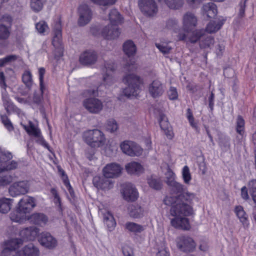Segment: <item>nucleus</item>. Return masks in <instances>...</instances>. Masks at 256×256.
Wrapping results in <instances>:
<instances>
[{
	"label": "nucleus",
	"mask_w": 256,
	"mask_h": 256,
	"mask_svg": "<svg viewBox=\"0 0 256 256\" xmlns=\"http://www.w3.org/2000/svg\"><path fill=\"white\" fill-rule=\"evenodd\" d=\"M195 197V194L190 192H183L178 195V202L172 206L170 210V214L176 216L171 220V224L173 226L184 230L190 229L188 218L178 216H189L192 214L193 210L190 204Z\"/></svg>",
	"instance_id": "obj_1"
},
{
	"label": "nucleus",
	"mask_w": 256,
	"mask_h": 256,
	"mask_svg": "<svg viewBox=\"0 0 256 256\" xmlns=\"http://www.w3.org/2000/svg\"><path fill=\"white\" fill-rule=\"evenodd\" d=\"M122 168L116 163L108 164L103 168V174L104 178L95 177L93 180L94 186L102 190L110 189L112 187V182L106 178H116L121 174Z\"/></svg>",
	"instance_id": "obj_2"
},
{
	"label": "nucleus",
	"mask_w": 256,
	"mask_h": 256,
	"mask_svg": "<svg viewBox=\"0 0 256 256\" xmlns=\"http://www.w3.org/2000/svg\"><path fill=\"white\" fill-rule=\"evenodd\" d=\"M123 82L128 85L123 90L126 96L130 97L137 95L142 83V80L139 76L134 74H128L124 78Z\"/></svg>",
	"instance_id": "obj_3"
},
{
	"label": "nucleus",
	"mask_w": 256,
	"mask_h": 256,
	"mask_svg": "<svg viewBox=\"0 0 256 256\" xmlns=\"http://www.w3.org/2000/svg\"><path fill=\"white\" fill-rule=\"evenodd\" d=\"M85 142L92 147L103 146L106 138L103 132L98 129L88 130L84 134Z\"/></svg>",
	"instance_id": "obj_4"
},
{
	"label": "nucleus",
	"mask_w": 256,
	"mask_h": 256,
	"mask_svg": "<svg viewBox=\"0 0 256 256\" xmlns=\"http://www.w3.org/2000/svg\"><path fill=\"white\" fill-rule=\"evenodd\" d=\"M12 158V152L0 148V172L14 170L18 168V162L14 160L10 161Z\"/></svg>",
	"instance_id": "obj_5"
},
{
	"label": "nucleus",
	"mask_w": 256,
	"mask_h": 256,
	"mask_svg": "<svg viewBox=\"0 0 256 256\" xmlns=\"http://www.w3.org/2000/svg\"><path fill=\"white\" fill-rule=\"evenodd\" d=\"M13 18L10 14H5L0 18V40H8L12 33Z\"/></svg>",
	"instance_id": "obj_6"
},
{
	"label": "nucleus",
	"mask_w": 256,
	"mask_h": 256,
	"mask_svg": "<svg viewBox=\"0 0 256 256\" xmlns=\"http://www.w3.org/2000/svg\"><path fill=\"white\" fill-rule=\"evenodd\" d=\"M30 184L26 180H20L14 182L8 188L10 194L16 197L27 194L30 190Z\"/></svg>",
	"instance_id": "obj_7"
},
{
	"label": "nucleus",
	"mask_w": 256,
	"mask_h": 256,
	"mask_svg": "<svg viewBox=\"0 0 256 256\" xmlns=\"http://www.w3.org/2000/svg\"><path fill=\"white\" fill-rule=\"evenodd\" d=\"M122 152L130 156H138L143 152L142 148L136 142L130 140H124L120 144Z\"/></svg>",
	"instance_id": "obj_8"
},
{
	"label": "nucleus",
	"mask_w": 256,
	"mask_h": 256,
	"mask_svg": "<svg viewBox=\"0 0 256 256\" xmlns=\"http://www.w3.org/2000/svg\"><path fill=\"white\" fill-rule=\"evenodd\" d=\"M142 12L146 16H154L158 12V7L154 0H138Z\"/></svg>",
	"instance_id": "obj_9"
},
{
	"label": "nucleus",
	"mask_w": 256,
	"mask_h": 256,
	"mask_svg": "<svg viewBox=\"0 0 256 256\" xmlns=\"http://www.w3.org/2000/svg\"><path fill=\"white\" fill-rule=\"evenodd\" d=\"M84 108L90 113L98 114L102 110L104 105L98 98H90L85 99L82 102Z\"/></svg>",
	"instance_id": "obj_10"
},
{
	"label": "nucleus",
	"mask_w": 256,
	"mask_h": 256,
	"mask_svg": "<svg viewBox=\"0 0 256 256\" xmlns=\"http://www.w3.org/2000/svg\"><path fill=\"white\" fill-rule=\"evenodd\" d=\"M177 246L184 252H190L194 251L196 244L192 238L188 236H181L177 240Z\"/></svg>",
	"instance_id": "obj_11"
},
{
	"label": "nucleus",
	"mask_w": 256,
	"mask_h": 256,
	"mask_svg": "<svg viewBox=\"0 0 256 256\" xmlns=\"http://www.w3.org/2000/svg\"><path fill=\"white\" fill-rule=\"evenodd\" d=\"M79 18L78 24L80 26H84L88 24L91 20L92 12L88 5L82 4L78 8Z\"/></svg>",
	"instance_id": "obj_12"
},
{
	"label": "nucleus",
	"mask_w": 256,
	"mask_h": 256,
	"mask_svg": "<svg viewBox=\"0 0 256 256\" xmlns=\"http://www.w3.org/2000/svg\"><path fill=\"white\" fill-rule=\"evenodd\" d=\"M38 242L42 246L48 249H53L58 244L56 238L48 232H42L39 238Z\"/></svg>",
	"instance_id": "obj_13"
},
{
	"label": "nucleus",
	"mask_w": 256,
	"mask_h": 256,
	"mask_svg": "<svg viewBox=\"0 0 256 256\" xmlns=\"http://www.w3.org/2000/svg\"><path fill=\"white\" fill-rule=\"evenodd\" d=\"M36 206L34 198L26 196L22 198L18 202V206L24 213H29Z\"/></svg>",
	"instance_id": "obj_14"
},
{
	"label": "nucleus",
	"mask_w": 256,
	"mask_h": 256,
	"mask_svg": "<svg viewBox=\"0 0 256 256\" xmlns=\"http://www.w3.org/2000/svg\"><path fill=\"white\" fill-rule=\"evenodd\" d=\"M148 92L152 97L156 98L162 95L164 88L161 82L154 80L149 85Z\"/></svg>",
	"instance_id": "obj_15"
},
{
	"label": "nucleus",
	"mask_w": 256,
	"mask_h": 256,
	"mask_svg": "<svg viewBox=\"0 0 256 256\" xmlns=\"http://www.w3.org/2000/svg\"><path fill=\"white\" fill-rule=\"evenodd\" d=\"M120 31L116 25L108 24L103 28L102 36L107 40H114L118 37Z\"/></svg>",
	"instance_id": "obj_16"
},
{
	"label": "nucleus",
	"mask_w": 256,
	"mask_h": 256,
	"mask_svg": "<svg viewBox=\"0 0 256 256\" xmlns=\"http://www.w3.org/2000/svg\"><path fill=\"white\" fill-rule=\"evenodd\" d=\"M97 53L92 50H88L82 53L80 56V62L86 66L94 64L97 60Z\"/></svg>",
	"instance_id": "obj_17"
},
{
	"label": "nucleus",
	"mask_w": 256,
	"mask_h": 256,
	"mask_svg": "<svg viewBox=\"0 0 256 256\" xmlns=\"http://www.w3.org/2000/svg\"><path fill=\"white\" fill-rule=\"evenodd\" d=\"M124 200L128 202H134L138 198V192L135 187L131 184H128L124 188L122 192Z\"/></svg>",
	"instance_id": "obj_18"
},
{
	"label": "nucleus",
	"mask_w": 256,
	"mask_h": 256,
	"mask_svg": "<svg viewBox=\"0 0 256 256\" xmlns=\"http://www.w3.org/2000/svg\"><path fill=\"white\" fill-rule=\"evenodd\" d=\"M197 18L194 14L186 12L183 16V28L186 32L192 30L196 26Z\"/></svg>",
	"instance_id": "obj_19"
},
{
	"label": "nucleus",
	"mask_w": 256,
	"mask_h": 256,
	"mask_svg": "<svg viewBox=\"0 0 256 256\" xmlns=\"http://www.w3.org/2000/svg\"><path fill=\"white\" fill-rule=\"evenodd\" d=\"M115 68V64L112 62L105 63L104 70H106V74L104 75L103 80L106 84L110 85L114 82V80L112 76V73Z\"/></svg>",
	"instance_id": "obj_20"
},
{
	"label": "nucleus",
	"mask_w": 256,
	"mask_h": 256,
	"mask_svg": "<svg viewBox=\"0 0 256 256\" xmlns=\"http://www.w3.org/2000/svg\"><path fill=\"white\" fill-rule=\"evenodd\" d=\"M38 232V228L32 226L22 229L20 232V235L24 240H33L35 239Z\"/></svg>",
	"instance_id": "obj_21"
},
{
	"label": "nucleus",
	"mask_w": 256,
	"mask_h": 256,
	"mask_svg": "<svg viewBox=\"0 0 256 256\" xmlns=\"http://www.w3.org/2000/svg\"><path fill=\"white\" fill-rule=\"evenodd\" d=\"M28 220L33 224L44 226L46 225L48 219V216L43 213H34L28 217Z\"/></svg>",
	"instance_id": "obj_22"
},
{
	"label": "nucleus",
	"mask_w": 256,
	"mask_h": 256,
	"mask_svg": "<svg viewBox=\"0 0 256 256\" xmlns=\"http://www.w3.org/2000/svg\"><path fill=\"white\" fill-rule=\"evenodd\" d=\"M54 37L52 44L54 46H58L60 44L62 40V25L60 20L56 21L53 26Z\"/></svg>",
	"instance_id": "obj_23"
},
{
	"label": "nucleus",
	"mask_w": 256,
	"mask_h": 256,
	"mask_svg": "<svg viewBox=\"0 0 256 256\" xmlns=\"http://www.w3.org/2000/svg\"><path fill=\"white\" fill-rule=\"evenodd\" d=\"M202 11L204 15H206L210 18H214L218 13L216 6L212 2L204 4Z\"/></svg>",
	"instance_id": "obj_24"
},
{
	"label": "nucleus",
	"mask_w": 256,
	"mask_h": 256,
	"mask_svg": "<svg viewBox=\"0 0 256 256\" xmlns=\"http://www.w3.org/2000/svg\"><path fill=\"white\" fill-rule=\"evenodd\" d=\"M18 253L20 256H39L38 249L32 244L24 246Z\"/></svg>",
	"instance_id": "obj_25"
},
{
	"label": "nucleus",
	"mask_w": 256,
	"mask_h": 256,
	"mask_svg": "<svg viewBox=\"0 0 256 256\" xmlns=\"http://www.w3.org/2000/svg\"><path fill=\"white\" fill-rule=\"evenodd\" d=\"M129 214L130 217L138 218L144 215V208L138 204H132L128 208Z\"/></svg>",
	"instance_id": "obj_26"
},
{
	"label": "nucleus",
	"mask_w": 256,
	"mask_h": 256,
	"mask_svg": "<svg viewBox=\"0 0 256 256\" xmlns=\"http://www.w3.org/2000/svg\"><path fill=\"white\" fill-rule=\"evenodd\" d=\"M26 214L20 210L19 207L18 206L15 211L10 214V220L13 222L22 223L28 219Z\"/></svg>",
	"instance_id": "obj_27"
},
{
	"label": "nucleus",
	"mask_w": 256,
	"mask_h": 256,
	"mask_svg": "<svg viewBox=\"0 0 256 256\" xmlns=\"http://www.w3.org/2000/svg\"><path fill=\"white\" fill-rule=\"evenodd\" d=\"M103 220L108 230L110 232L112 231L116 226V222L112 214L110 212H106L103 214Z\"/></svg>",
	"instance_id": "obj_28"
},
{
	"label": "nucleus",
	"mask_w": 256,
	"mask_h": 256,
	"mask_svg": "<svg viewBox=\"0 0 256 256\" xmlns=\"http://www.w3.org/2000/svg\"><path fill=\"white\" fill-rule=\"evenodd\" d=\"M225 22L224 20L211 21L206 26L205 30L210 34L215 33L218 30Z\"/></svg>",
	"instance_id": "obj_29"
},
{
	"label": "nucleus",
	"mask_w": 256,
	"mask_h": 256,
	"mask_svg": "<svg viewBox=\"0 0 256 256\" xmlns=\"http://www.w3.org/2000/svg\"><path fill=\"white\" fill-rule=\"evenodd\" d=\"M142 166L137 162H132L126 166V170L130 174H138L142 172Z\"/></svg>",
	"instance_id": "obj_30"
},
{
	"label": "nucleus",
	"mask_w": 256,
	"mask_h": 256,
	"mask_svg": "<svg viewBox=\"0 0 256 256\" xmlns=\"http://www.w3.org/2000/svg\"><path fill=\"white\" fill-rule=\"evenodd\" d=\"M123 50L125 54L130 58L133 56L136 52V45L132 41L130 40H127L123 44Z\"/></svg>",
	"instance_id": "obj_31"
},
{
	"label": "nucleus",
	"mask_w": 256,
	"mask_h": 256,
	"mask_svg": "<svg viewBox=\"0 0 256 256\" xmlns=\"http://www.w3.org/2000/svg\"><path fill=\"white\" fill-rule=\"evenodd\" d=\"M125 228L133 233H140L144 230V227L133 222H127L125 224Z\"/></svg>",
	"instance_id": "obj_32"
},
{
	"label": "nucleus",
	"mask_w": 256,
	"mask_h": 256,
	"mask_svg": "<svg viewBox=\"0 0 256 256\" xmlns=\"http://www.w3.org/2000/svg\"><path fill=\"white\" fill-rule=\"evenodd\" d=\"M234 212L241 222L244 225H248V216L244 210L243 207L241 206H236Z\"/></svg>",
	"instance_id": "obj_33"
},
{
	"label": "nucleus",
	"mask_w": 256,
	"mask_h": 256,
	"mask_svg": "<svg viewBox=\"0 0 256 256\" xmlns=\"http://www.w3.org/2000/svg\"><path fill=\"white\" fill-rule=\"evenodd\" d=\"M109 19L110 24L118 25L122 22V18L116 9L112 10L109 13Z\"/></svg>",
	"instance_id": "obj_34"
},
{
	"label": "nucleus",
	"mask_w": 256,
	"mask_h": 256,
	"mask_svg": "<svg viewBox=\"0 0 256 256\" xmlns=\"http://www.w3.org/2000/svg\"><path fill=\"white\" fill-rule=\"evenodd\" d=\"M12 199L6 198L0 199V212L3 214L8 212L11 208Z\"/></svg>",
	"instance_id": "obj_35"
},
{
	"label": "nucleus",
	"mask_w": 256,
	"mask_h": 256,
	"mask_svg": "<svg viewBox=\"0 0 256 256\" xmlns=\"http://www.w3.org/2000/svg\"><path fill=\"white\" fill-rule=\"evenodd\" d=\"M147 181L150 187L152 189L158 190L162 188V182L160 178L151 176L148 178Z\"/></svg>",
	"instance_id": "obj_36"
},
{
	"label": "nucleus",
	"mask_w": 256,
	"mask_h": 256,
	"mask_svg": "<svg viewBox=\"0 0 256 256\" xmlns=\"http://www.w3.org/2000/svg\"><path fill=\"white\" fill-rule=\"evenodd\" d=\"M28 124V126L24 124L22 125L28 134L34 136H38L40 134V130L36 127L34 124L30 121L29 122Z\"/></svg>",
	"instance_id": "obj_37"
},
{
	"label": "nucleus",
	"mask_w": 256,
	"mask_h": 256,
	"mask_svg": "<svg viewBox=\"0 0 256 256\" xmlns=\"http://www.w3.org/2000/svg\"><path fill=\"white\" fill-rule=\"evenodd\" d=\"M214 38L212 36H204L200 42V46L202 48H210L214 44Z\"/></svg>",
	"instance_id": "obj_38"
},
{
	"label": "nucleus",
	"mask_w": 256,
	"mask_h": 256,
	"mask_svg": "<svg viewBox=\"0 0 256 256\" xmlns=\"http://www.w3.org/2000/svg\"><path fill=\"white\" fill-rule=\"evenodd\" d=\"M22 82L30 90L33 84L32 74L30 71L26 70L22 75Z\"/></svg>",
	"instance_id": "obj_39"
},
{
	"label": "nucleus",
	"mask_w": 256,
	"mask_h": 256,
	"mask_svg": "<svg viewBox=\"0 0 256 256\" xmlns=\"http://www.w3.org/2000/svg\"><path fill=\"white\" fill-rule=\"evenodd\" d=\"M218 144L224 151L230 149V138L228 136H221L219 138Z\"/></svg>",
	"instance_id": "obj_40"
},
{
	"label": "nucleus",
	"mask_w": 256,
	"mask_h": 256,
	"mask_svg": "<svg viewBox=\"0 0 256 256\" xmlns=\"http://www.w3.org/2000/svg\"><path fill=\"white\" fill-rule=\"evenodd\" d=\"M204 30H196L192 32L188 37V40L192 43H195L204 36Z\"/></svg>",
	"instance_id": "obj_41"
},
{
	"label": "nucleus",
	"mask_w": 256,
	"mask_h": 256,
	"mask_svg": "<svg viewBox=\"0 0 256 256\" xmlns=\"http://www.w3.org/2000/svg\"><path fill=\"white\" fill-rule=\"evenodd\" d=\"M159 2H164L166 5L172 9H178L182 6L183 4L182 0H178V1L171 2L169 0H158Z\"/></svg>",
	"instance_id": "obj_42"
},
{
	"label": "nucleus",
	"mask_w": 256,
	"mask_h": 256,
	"mask_svg": "<svg viewBox=\"0 0 256 256\" xmlns=\"http://www.w3.org/2000/svg\"><path fill=\"white\" fill-rule=\"evenodd\" d=\"M19 56L15 54L8 55L0 59V67L4 66L7 64L15 62Z\"/></svg>",
	"instance_id": "obj_43"
},
{
	"label": "nucleus",
	"mask_w": 256,
	"mask_h": 256,
	"mask_svg": "<svg viewBox=\"0 0 256 256\" xmlns=\"http://www.w3.org/2000/svg\"><path fill=\"white\" fill-rule=\"evenodd\" d=\"M244 120L241 116H238L236 120V132L242 136L244 134Z\"/></svg>",
	"instance_id": "obj_44"
},
{
	"label": "nucleus",
	"mask_w": 256,
	"mask_h": 256,
	"mask_svg": "<svg viewBox=\"0 0 256 256\" xmlns=\"http://www.w3.org/2000/svg\"><path fill=\"white\" fill-rule=\"evenodd\" d=\"M248 189L254 202L256 204V180H252L249 182Z\"/></svg>",
	"instance_id": "obj_45"
},
{
	"label": "nucleus",
	"mask_w": 256,
	"mask_h": 256,
	"mask_svg": "<svg viewBox=\"0 0 256 256\" xmlns=\"http://www.w3.org/2000/svg\"><path fill=\"white\" fill-rule=\"evenodd\" d=\"M12 177L10 175L4 174L0 172V186L8 185L12 182Z\"/></svg>",
	"instance_id": "obj_46"
},
{
	"label": "nucleus",
	"mask_w": 256,
	"mask_h": 256,
	"mask_svg": "<svg viewBox=\"0 0 256 256\" xmlns=\"http://www.w3.org/2000/svg\"><path fill=\"white\" fill-rule=\"evenodd\" d=\"M30 7L34 12H40L43 7L42 0H31Z\"/></svg>",
	"instance_id": "obj_47"
},
{
	"label": "nucleus",
	"mask_w": 256,
	"mask_h": 256,
	"mask_svg": "<svg viewBox=\"0 0 256 256\" xmlns=\"http://www.w3.org/2000/svg\"><path fill=\"white\" fill-rule=\"evenodd\" d=\"M170 187L172 191L176 194H180L183 192H186L184 186L176 182H175Z\"/></svg>",
	"instance_id": "obj_48"
},
{
	"label": "nucleus",
	"mask_w": 256,
	"mask_h": 256,
	"mask_svg": "<svg viewBox=\"0 0 256 256\" xmlns=\"http://www.w3.org/2000/svg\"><path fill=\"white\" fill-rule=\"evenodd\" d=\"M3 104L4 106L5 110L8 114H10L11 112L13 111L14 108V106L10 100L8 98H3Z\"/></svg>",
	"instance_id": "obj_49"
},
{
	"label": "nucleus",
	"mask_w": 256,
	"mask_h": 256,
	"mask_svg": "<svg viewBox=\"0 0 256 256\" xmlns=\"http://www.w3.org/2000/svg\"><path fill=\"white\" fill-rule=\"evenodd\" d=\"M118 129V125L114 119H110L107 122L106 130L110 132H114Z\"/></svg>",
	"instance_id": "obj_50"
},
{
	"label": "nucleus",
	"mask_w": 256,
	"mask_h": 256,
	"mask_svg": "<svg viewBox=\"0 0 256 256\" xmlns=\"http://www.w3.org/2000/svg\"><path fill=\"white\" fill-rule=\"evenodd\" d=\"M178 21L176 19L170 18L166 21V27L170 30H172L175 32L178 30Z\"/></svg>",
	"instance_id": "obj_51"
},
{
	"label": "nucleus",
	"mask_w": 256,
	"mask_h": 256,
	"mask_svg": "<svg viewBox=\"0 0 256 256\" xmlns=\"http://www.w3.org/2000/svg\"><path fill=\"white\" fill-rule=\"evenodd\" d=\"M182 178L186 184H188L192 179L190 170L187 166H184L182 172Z\"/></svg>",
	"instance_id": "obj_52"
},
{
	"label": "nucleus",
	"mask_w": 256,
	"mask_h": 256,
	"mask_svg": "<svg viewBox=\"0 0 256 256\" xmlns=\"http://www.w3.org/2000/svg\"><path fill=\"white\" fill-rule=\"evenodd\" d=\"M36 28L40 34H44L48 29V27L44 21H40L36 24Z\"/></svg>",
	"instance_id": "obj_53"
},
{
	"label": "nucleus",
	"mask_w": 256,
	"mask_h": 256,
	"mask_svg": "<svg viewBox=\"0 0 256 256\" xmlns=\"http://www.w3.org/2000/svg\"><path fill=\"white\" fill-rule=\"evenodd\" d=\"M159 123L162 130L170 127L167 118L163 114H160Z\"/></svg>",
	"instance_id": "obj_54"
},
{
	"label": "nucleus",
	"mask_w": 256,
	"mask_h": 256,
	"mask_svg": "<svg viewBox=\"0 0 256 256\" xmlns=\"http://www.w3.org/2000/svg\"><path fill=\"white\" fill-rule=\"evenodd\" d=\"M45 72V69L44 68H40L38 69L40 90L42 91V92L46 89L44 84V76Z\"/></svg>",
	"instance_id": "obj_55"
},
{
	"label": "nucleus",
	"mask_w": 256,
	"mask_h": 256,
	"mask_svg": "<svg viewBox=\"0 0 256 256\" xmlns=\"http://www.w3.org/2000/svg\"><path fill=\"white\" fill-rule=\"evenodd\" d=\"M1 120L5 127L9 130L12 131L14 129L12 124L6 115H1Z\"/></svg>",
	"instance_id": "obj_56"
},
{
	"label": "nucleus",
	"mask_w": 256,
	"mask_h": 256,
	"mask_svg": "<svg viewBox=\"0 0 256 256\" xmlns=\"http://www.w3.org/2000/svg\"><path fill=\"white\" fill-rule=\"evenodd\" d=\"M178 196H166L164 200V202L166 205L172 206L178 202Z\"/></svg>",
	"instance_id": "obj_57"
},
{
	"label": "nucleus",
	"mask_w": 256,
	"mask_h": 256,
	"mask_svg": "<svg viewBox=\"0 0 256 256\" xmlns=\"http://www.w3.org/2000/svg\"><path fill=\"white\" fill-rule=\"evenodd\" d=\"M23 243V240L21 238L12 239L10 243L12 250H15L18 248Z\"/></svg>",
	"instance_id": "obj_58"
},
{
	"label": "nucleus",
	"mask_w": 256,
	"mask_h": 256,
	"mask_svg": "<svg viewBox=\"0 0 256 256\" xmlns=\"http://www.w3.org/2000/svg\"><path fill=\"white\" fill-rule=\"evenodd\" d=\"M156 47L164 54H168L171 50V48L166 44H156Z\"/></svg>",
	"instance_id": "obj_59"
},
{
	"label": "nucleus",
	"mask_w": 256,
	"mask_h": 256,
	"mask_svg": "<svg viewBox=\"0 0 256 256\" xmlns=\"http://www.w3.org/2000/svg\"><path fill=\"white\" fill-rule=\"evenodd\" d=\"M130 62H127L124 66V68L128 71H133L136 69L137 66L135 64V60L132 58L130 59Z\"/></svg>",
	"instance_id": "obj_60"
},
{
	"label": "nucleus",
	"mask_w": 256,
	"mask_h": 256,
	"mask_svg": "<svg viewBox=\"0 0 256 256\" xmlns=\"http://www.w3.org/2000/svg\"><path fill=\"white\" fill-rule=\"evenodd\" d=\"M94 4L102 6L112 5L116 3L117 0H90Z\"/></svg>",
	"instance_id": "obj_61"
},
{
	"label": "nucleus",
	"mask_w": 256,
	"mask_h": 256,
	"mask_svg": "<svg viewBox=\"0 0 256 256\" xmlns=\"http://www.w3.org/2000/svg\"><path fill=\"white\" fill-rule=\"evenodd\" d=\"M168 95L170 100H176L178 97V94L176 88L170 87L168 92Z\"/></svg>",
	"instance_id": "obj_62"
},
{
	"label": "nucleus",
	"mask_w": 256,
	"mask_h": 256,
	"mask_svg": "<svg viewBox=\"0 0 256 256\" xmlns=\"http://www.w3.org/2000/svg\"><path fill=\"white\" fill-rule=\"evenodd\" d=\"M35 137L38 138V139L36 140V142L37 143L47 148L50 152L51 151L50 147V146L49 144L45 141V140L41 135V134H40V136H38Z\"/></svg>",
	"instance_id": "obj_63"
},
{
	"label": "nucleus",
	"mask_w": 256,
	"mask_h": 256,
	"mask_svg": "<svg viewBox=\"0 0 256 256\" xmlns=\"http://www.w3.org/2000/svg\"><path fill=\"white\" fill-rule=\"evenodd\" d=\"M124 256H134L132 248L128 246L125 245L122 248Z\"/></svg>",
	"instance_id": "obj_64"
}]
</instances>
